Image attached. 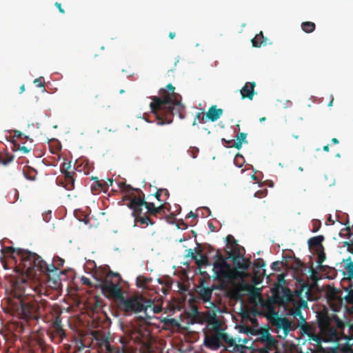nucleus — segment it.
<instances>
[{
	"label": "nucleus",
	"instance_id": "nucleus-45",
	"mask_svg": "<svg viewBox=\"0 0 353 353\" xmlns=\"http://www.w3.org/2000/svg\"><path fill=\"white\" fill-rule=\"evenodd\" d=\"M312 232H316L319 230V229L321 228V223L319 220H317V219H314L312 220Z\"/></svg>",
	"mask_w": 353,
	"mask_h": 353
},
{
	"label": "nucleus",
	"instance_id": "nucleus-4",
	"mask_svg": "<svg viewBox=\"0 0 353 353\" xmlns=\"http://www.w3.org/2000/svg\"><path fill=\"white\" fill-rule=\"evenodd\" d=\"M21 276L16 279L12 285V290L18 301L21 299L34 300L41 298L46 292V288L36 282V275H27L21 270L17 271Z\"/></svg>",
	"mask_w": 353,
	"mask_h": 353
},
{
	"label": "nucleus",
	"instance_id": "nucleus-38",
	"mask_svg": "<svg viewBox=\"0 0 353 353\" xmlns=\"http://www.w3.org/2000/svg\"><path fill=\"white\" fill-rule=\"evenodd\" d=\"M307 336L309 337V339L310 341H312L316 343L317 344H321L322 341H323V337L322 334L321 333H320V334H318L315 333V332L314 330Z\"/></svg>",
	"mask_w": 353,
	"mask_h": 353
},
{
	"label": "nucleus",
	"instance_id": "nucleus-24",
	"mask_svg": "<svg viewBox=\"0 0 353 353\" xmlns=\"http://www.w3.org/2000/svg\"><path fill=\"white\" fill-rule=\"evenodd\" d=\"M75 172H66L64 175V181L61 182L63 186L68 190H72L74 188V178Z\"/></svg>",
	"mask_w": 353,
	"mask_h": 353
},
{
	"label": "nucleus",
	"instance_id": "nucleus-56",
	"mask_svg": "<svg viewBox=\"0 0 353 353\" xmlns=\"http://www.w3.org/2000/svg\"><path fill=\"white\" fill-rule=\"evenodd\" d=\"M280 265H281V263L279 261H274L272 263L271 268L272 270H274L275 271H279L280 270Z\"/></svg>",
	"mask_w": 353,
	"mask_h": 353
},
{
	"label": "nucleus",
	"instance_id": "nucleus-60",
	"mask_svg": "<svg viewBox=\"0 0 353 353\" xmlns=\"http://www.w3.org/2000/svg\"><path fill=\"white\" fill-rule=\"evenodd\" d=\"M161 189H158V190H157V192H155V194H154V196H155V198H156L158 201H161V196L162 194H161Z\"/></svg>",
	"mask_w": 353,
	"mask_h": 353
},
{
	"label": "nucleus",
	"instance_id": "nucleus-7",
	"mask_svg": "<svg viewBox=\"0 0 353 353\" xmlns=\"http://www.w3.org/2000/svg\"><path fill=\"white\" fill-rule=\"evenodd\" d=\"M112 271L110 270L104 279L98 280L99 284L96 285L97 288H100L103 294L109 299H113L115 301H119L123 299V292L119 285V283L110 281V275Z\"/></svg>",
	"mask_w": 353,
	"mask_h": 353
},
{
	"label": "nucleus",
	"instance_id": "nucleus-53",
	"mask_svg": "<svg viewBox=\"0 0 353 353\" xmlns=\"http://www.w3.org/2000/svg\"><path fill=\"white\" fill-rule=\"evenodd\" d=\"M54 261L57 263V266L59 268L63 266L64 264V260L59 258V256L54 257L53 259Z\"/></svg>",
	"mask_w": 353,
	"mask_h": 353
},
{
	"label": "nucleus",
	"instance_id": "nucleus-35",
	"mask_svg": "<svg viewBox=\"0 0 353 353\" xmlns=\"http://www.w3.org/2000/svg\"><path fill=\"white\" fill-rule=\"evenodd\" d=\"M315 28V23L311 21H305L301 23V28L306 33H311L314 32Z\"/></svg>",
	"mask_w": 353,
	"mask_h": 353
},
{
	"label": "nucleus",
	"instance_id": "nucleus-28",
	"mask_svg": "<svg viewBox=\"0 0 353 353\" xmlns=\"http://www.w3.org/2000/svg\"><path fill=\"white\" fill-rule=\"evenodd\" d=\"M318 326L320 332L331 326V319L327 314H323L318 319Z\"/></svg>",
	"mask_w": 353,
	"mask_h": 353
},
{
	"label": "nucleus",
	"instance_id": "nucleus-30",
	"mask_svg": "<svg viewBox=\"0 0 353 353\" xmlns=\"http://www.w3.org/2000/svg\"><path fill=\"white\" fill-rule=\"evenodd\" d=\"M75 170L78 172H83L85 174L90 173V168L88 162L77 160L74 164Z\"/></svg>",
	"mask_w": 353,
	"mask_h": 353
},
{
	"label": "nucleus",
	"instance_id": "nucleus-14",
	"mask_svg": "<svg viewBox=\"0 0 353 353\" xmlns=\"http://www.w3.org/2000/svg\"><path fill=\"white\" fill-rule=\"evenodd\" d=\"M272 323L278 330H283V338H285L290 331L296 329L295 323L286 317H277Z\"/></svg>",
	"mask_w": 353,
	"mask_h": 353
},
{
	"label": "nucleus",
	"instance_id": "nucleus-3",
	"mask_svg": "<svg viewBox=\"0 0 353 353\" xmlns=\"http://www.w3.org/2000/svg\"><path fill=\"white\" fill-rule=\"evenodd\" d=\"M174 90L175 88L169 83L165 88L159 90L158 96L151 97L150 108L159 125L171 123L175 114L181 119L185 117V106L181 103V97Z\"/></svg>",
	"mask_w": 353,
	"mask_h": 353
},
{
	"label": "nucleus",
	"instance_id": "nucleus-22",
	"mask_svg": "<svg viewBox=\"0 0 353 353\" xmlns=\"http://www.w3.org/2000/svg\"><path fill=\"white\" fill-rule=\"evenodd\" d=\"M232 262L235 265V268L237 271L239 269L246 270L249 268V263L244 261L243 256H241L237 254H233L231 256Z\"/></svg>",
	"mask_w": 353,
	"mask_h": 353
},
{
	"label": "nucleus",
	"instance_id": "nucleus-18",
	"mask_svg": "<svg viewBox=\"0 0 353 353\" xmlns=\"http://www.w3.org/2000/svg\"><path fill=\"white\" fill-rule=\"evenodd\" d=\"M301 288L295 291L297 296L301 297L304 294L308 300H311L312 296V290L314 284L310 283L308 281H302L300 283Z\"/></svg>",
	"mask_w": 353,
	"mask_h": 353
},
{
	"label": "nucleus",
	"instance_id": "nucleus-23",
	"mask_svg": "<svg viewBox=\"0 0 353 353\" xmlns=\"http://www.w3.org/2000/svg\"><path fill=\"white\" fill-rule=\"evenodd\" d=\"M223 110L221 108H216V105L211 106L206 113V117L211 121H216L223 114Z\"/></svg>",
	"mask_w": 353,
	"mask_h": 353
},
{
	"label": "nucleus",
	"instance_id": "nucleus-44",
	"mask_svg": "<svg viewBox=\"0 0 353 353\" xmlns=\"http://www.w3.org/2000/svg\"><path fill=\"white\" fill-rule=\"evenodd\" d=\"M317 252H318L317 263L319 265H321L323 263V262L325 260L326 256H325V254L323 252V250H317Z\"/></svg>",
	"mask_w": 353,
	"mask_h": 353
},
{
	"label": "nucleus",
	"instance_id": "nucleus-2",
	"mask_svg": "<svg viewBox=\"0 0 353 353\" xmlns=\"http://www.w3.org/2000/svg\"><path fill=\"white\" fill-rule=\"evenodd\" d=\"M119 186L125 193L123 200L128 201L126 205L132 210V216L135 223L152 225L155 222L150 216L161 218L165 215V205L161 203L157 207L154 203L145 201L144 194L140 189L133 188L123 182L119 183Z\"/></svg>",
	"mask_w": 353,
	"mask_h": 353
},
{
	"label": "nucleus",
	"instance_id": "nucleus-11",
	"mask_svg": "<svg viewBox=\"0 0 353 353\" xmlns=\"http://www.w3.org/2000/svg\"><path fill=\"white\" fill-rule=\"evenodd\" d=\"M95 340L99 349L102 352H105V353H130L124 339H120L122 343L121 347H116L111 345L108 339L104 336H95Z\"/></svg>",
	"mask_w": 353,
	"mask_h": 353
},
{
	"label": "nucleus",
	"instance_id": "nucleus-61",
	"mask_svg": "<svg viewBox=\"0 0 353 353\" xmlns=\"http://www.w3.org/2000/svg\"><path fill=\"white\" fill-rule=\"evenodd\" d=\"M202 114H203V113H200V112L196 114V117L194 118V121L192 123L193 125H196L197 124V121H199L201 119V117Z\"/></svg>",
	"mask_w": 353,
	"mask_h": 353
},
{
	"label": "nucleus",
	"instance_id": "nucleus-32",
	"mask_svg": "<svg viewBox=\"0 0 353 353\" xmlns=\"http://www.w3.org/2000/svg\"><path fill=\"white\" fill-rule=\"evenodd\" d=\"M23 172L24 176L27 179L30 180V181L35 180V179L37 177V174L36 170H34L29 166H27L23 168Z\"/></svg>",
	"mask_w": 353,
	"mask_h": 353
},
{
	"label": "nucleus",
	"instance_id": "nucleus-41",
	"mask_svg": "<svg viewBox=\"0 0 353 353\" xmlns=\"http://www.w3.org/2000/svg\"><path fill=\"white\" fill-rule=\"evenodd\" d=\"M14 159V157L10 154H6V155H1L0 156V162L4 165H6L10 162H12Z\"/></svg>",
	"mask_w": 353,
	"mask_h": 353
},
{
	"label": "nucleus",
	"instance_id": "nucleus-50",
	"mask_svg": "<svg viewBox=\"0 0 353 353\" xmlns=\"http://www.w3.org/2000/svg\"><path fill=\"white\" fill-rule=\"evenodd\" d=\"M346 270L350 278H353V262H350L346 265Z\"/></svg>",
	"mask_w": 353,
	"mask_h": 353
},
{
	"label": "nucleus",
	"instance_id": "nucleus-17",
	"mask_svg": "<svg viewBox=\"0 0 353 353\" xmlns=\"http://www.w3.org/2000/svg\"><path fill=\"white\" fill-rule=\"evenodd\" d=\"M144 304L145 305H149V306H147L145 310H143V311L145 313V317L148 319H150L152 317L151 314L154 315L155 314H159L162 311V306L155 304L150 299L145 298Z\"/></svg>",
	"mask_w": 353,
	"mask_h": 353
},
{
	"label": "nucleus",
	"instance_id": "nucleus-10",
	"mask_svg": "<svg viewBox=\"0 0 353 353\" xmlns=\"http://www.w3.org/2000/svg\"><path fill=\"white\" fill-rule=\"evenodd\" d=\"M213 272L214 279L220 283L223 288L232 283L239 276V272L230 265H228L227 267H213Z\"/></svg>",
	"mask_w": 353,
	"mask_h": 353
},
{
	"label": "nucleus",
	"instance_id": "nucleus-29",
	"mask_svg": "<svg viewBox=\"0 0 353 353\" xmlns=\"http://www.w3.org/2000/svg\"><path fill=\"white\" fill-rule=\"evenodd\" d=\"M258 334L259 337L256 339V341L259 343L267 341L271 339L274 338L271 335L268 329L266 328H260L258 331Z\"/></svg>",
	"mask_w": 353,
	"mask_h": 353
},
{
	"label": "nucleus",
	"instance_id": "nucleus-58",
	"mask_svg": "<svg viewBox=\"0 0 353 353\" xmlns=\"http://www.w3.org/2000/svg\"><path fill=\"white\" fill-rule=\"evenodd\" d=\"M187 257H190L194 260H196V255L194 253L193 250L192 249H189L188 250V253L186 254Z\"/></svg>",
	"mask_w": 353,
	"mask_h": 353
},
{
	"label": "nucleus",
	"instance_id": "nucleus-5",
	"mask_svg": "<svg viewBox=\"0 0 353 353\" xmlns=\"http://www.w3.org/2000/svg\"><path fill=\"white\" fill-rule=\"evenodd\" d=\"M28 259L25 261V273L27 275H36L37 272L45 273L49 277L58 276L59 270L54 263L47 264L41 256L35 253H28Z\"/></svg>",
	"mask_w": 353,
	"mask_h": 353
},
{
	"label": "nucleus",
	"instance_id": "nucleus-36",
	"mask_svg": "<svg viewBox=\"0 0 353 353\" xmlns=\"http://www.w3.org/2000/svg\"><path fill=\"white\" fill-rule=\"evenodd\" d=\"M289 314L294 318L299 317V322L306 321L299 308H291L289 311Z\"/></svg>",
	"mask_w": 353,
	"mask_h": 353
},
{
	"label": "nucleus",
	"instance_id": "nucleus-8",
	"mask_svg": "<svg viewBox=\"0 0 353 353\" xmlns=\"http://www.w3.org/2000/svg\"><path fill=\"white\" fill-rule=\"evenodd\" d=\"M1 252L3 258L8 257L14 263L17 272L19 270L25 272V261L28 259L26 255L28 253H31L30 252L13 247H3Z\"/></svg>",
	"mask_w": 353,
	"mask_h": 353
},
{
	"label": "nucleus",
	"instance_id": "nucleus-46",
	"mask_svg": "<svg viewBox=\"0 0 353 353\" xmlns=\"http://www.w3.org/2000/svg\"><path fill=\"white\" fill-rule=\"evenodd\" d=\"M254 265L256 268H261L265 267V262L263 261V259L259 258L255 261Z\"/></svg>",
	"mask_w": 353,
	"mask_h": 353
},
{
	"label": "nucleus",
	"instance_id": "nucleus-57",
	"mask_svg": "<svg viewBox=\"0 0 353 353\" xmlns=\"http://www.w3.org/2000/svg\"><path fill=\"white\" fill-rule=\"evenodd\" d=\"M203 251H205L207 253H210L211 252L214 251V248L210 245H204L203 248L201 249Z\"/></svg>",
	"mask_w": 353,
	"mask_h": 353
},
{
	"label": "nucleus",
	"instance_id": "nucleus-52",
	"mask_svg": "<svg viewBox=\"0 0 353 353\" xmlns=\"http://www.w3.org/2000/svg\"><path fill=\"white\" fill-rule=\"evenodd\" d=\"M227 243L231 244L232 246H234L236 244V241L234 239L232 235H228L226 237Z\"/></svg>",
	"mask_w": 353,
	"mask_h": 353
},
{
	"label": "nucleus",
	"instance_id": "nucleus-49",
	"mask_svg": "<svg viewBox=\"0 0 353 353\" xmlns=\"http://www.w3.org/2000/svg\"><path fill=\"white\" fill-rule=\"evenodd\" d=\"M14 137H16L21 140L27 139V137L23 133H22L21 132H20L19 130L14 131Z\"/></svg>",
	"mask_w": 353,
	"mask_h": 353
},
{
	"label": "nucleus",
	"instance_id": "nucleus-13",
	"mask_svg": "<svg viewBox=\"0 0 353 353\" xmlns=\"http://www.w3.org/2000/svg\"><path fill=\"white\" fill-rule=\"evenodd\" d=\"M47 335L54 343L59 344L61 343L63 338L65 336V332L63 328L60 316H57L52 322L47 331Z\"/></svg>",
	"mask_w": 353,
	"mask_h": 353
},
{
	"label": "nucleus",
	"instance_id": "nucleus-26",
	"mask_svg": "<svg viewBox=\"0 0 353 353\" xmlns=\"http://www.w3.org/2000/svg\"><path fill=\"white\" fill-rule=\"evenodd\" d=\"M323 240L324 237L322 235L312 237L308 240V245L310 248H316L317 250H323L322 245Z\"/></svg>",
	"mask_w": 353,
	"mask_h": 353
},
{
	"label": "nucleus",
	"instance_id": "nucleus-48",
	"mask_svg": "<svg viewBox=\"0 0 353 353\" xmlns=\"http://www.w3.org/2000/svg\"><path fill=\"white\" fill-rule=\"evenodd\" d=\"M345 299L348 303L353 304V289L348 291Z\"/></svg>",
	"mask_w": 353,
	"mask_h": 353
},
{
	"label": "nucleus",
	"instance_id": "nucleus-31",
	"mask_svg": "<svg viewBox=\"0 0 353 353\" xmlns=\"http://www.w3.org/2000/svg\"><path fill=\"white\" fill-rule=\"evenodd\" d=\"M252 46L256 48H259L262 44H265L266 38L263 36V32H260L256 34L254 39H252Z\"/></svg>",
	"mask_w": 353,
	"mask_h": 353
},
{
	"label": "nucleus",
	"instance_id": "nucleus-20",
	"mask_svg": "<svg viewBox=\"0 0 353 353\" xmlns=\"http://www.w3.org/2000/svg\"><path fill=\"white\" fill-rule=\"evenodd\" d=\"M255 82H247L240 90L242 99H248L252 100L254 95Z\"/></svg>",
	"mask_w": 353,
	"mask_h": 353
},
{
	"label": "nucleus",
	"instance_id": "nucleus-40",
	"mask_svg": "<svg viewBox=\"0 0 353 353\" xmlns=\"http://www.w3.org/2000/svg\"><path fill=\"white\" fill-rule=\"evenodd\" d=\"M307 307V301L303 299H300L299 301H294V303H293V307L292 308H299V310H301V309H305Z\"/></svg>",
	"mask_w": 353,
	"mask_h": 353
},
{
	"label": "nucleus",
	"instance_id": "nucleus-37",
	"mask_svg": "<svg viewBox=\"0 0 353 353\" xmlns=\"http://www.w3.org/2000/svg\"><path fill=\"white\" fill-rule=\"evenodd\" d=\"M152 281L151 278H147L143 276L137 277V285L140 288H145L147 285Z\"/></svg>",
	"mask_w": 353,
	"mask_h": 353
},
{
	"label": "nucleus",
	"instance_id": "nucleus-63",
	"mask_svg": "<svg viewBox=\"0 0 353 353\" xmlns=\"http://www.w3.org/2000/svg\"><path fill=\"white\" fill-rule=\"evenodd\" d=\"M241 160L242 162L243 161V158L241 155L240 154H238L235 157V159H234V163L235 164H237L238 163V161Z\"/></svg>",
	"mask_w": 353,
	"mask_h": 353
},
{
	"label": "nucleus",
	"instance_id": "nucleus-42",
	"mask_svg": "<svg viewBox=\"0 0 353 353\" xmlns=\"http://www.w3.org/2000/svg\"><path fill=\"white\" fill-rule=\"evenodd\" d=\"M103 98L102 96L99 94H97L94 96V99L93 100V103L96 105L100 106L101 108H104L105 104L103 103Z\"/></svg>",
	"mask_w": 353,
	"mask_h": 353
},
{
	"label": "nucleus",
	"instance_id": "nucleus-54",
	"mask_svg": "<svg viewBox=\"0 0 353 353\" xmlns=\"http://www.w3.org/2000/svg\"><path fill=\"white\" fill-rule=\"evenodd\" d=\"M81 281L83 285H88L89 287H92V282L88 278L83 276Z\"/></svg>",
	"mask_w": 353,
	"mask_h": 353
},
{
	"label": "nucleus",
	"instance_id": "nucleus-21",
	"mask_svg": "<svg viewBox=\"0 0 353 353\" xmlns=\"http://www.w3.org/2000/svg\"><path fill=\"white\" fill-rule=\"evenodd\" d=\"M246 137H247L246 133L240 132L236 136V141H234L233 140L226 141L225 139H223L222 141H223L228 143L227 147L235 148L239 150L242 147L243 142H246V140H245Z\"/></svg>",
	"mask_w": 353,
	"mask_h": 353
},
{
	"label": "nucleus",
	"instance_id": "nucleus-62",
	"mask_svg": "<svg viewBox=\"0 0 353 353\" xmlns=\"http://www.w3.org/2000/svg\"><path fill=\"white\" fill-rule=\"evenodd\" d=\"M54 5L58 8L59 11L61 13H62V14L65 13V10L62 8L61 4L60 3L56 2Z\"/></svg>",
	"mask_w": 353,
	"mask_h": 353
},
{
	"label": "nucleus",
	"instance_id": "nucleus-25",
	"mask_svg": "<svg viewBox=\"0 0 353 353\" xmlns=\"http://www.w3.org/2000/svg\"><path fill=\"white\" fill-rule=\"evenodd\" d=\"M216 289L214 285L212 288L201 287L199 290V296L204 303L210 301L212 298V291Z\"/></svg>",
	"mask_w": 353,
	"mask_h": 353
},
{
	"label": "nucleus",
	"instance_id": "nucleus-47",
	"mask_svg": "<svg viewBox=\"0 0 353 353\" xmlns=\"http://www.w3.org/2000/svg\"><path fill=\"white\" fill-rule=\"evenodd\" d=\"M268 194V190L266 189L261 190L255 192L254 196L258 198H263Z\"/></svg>",
	"mask_w": 353,
	"mask_h": 353
},
{
	"label": "nucleus",
	"instance_id": "nucleus-64",
	"mask_svg": "<svg viewBox=\"0 0 353 353\" xmlns=\"http://www.w3.org/2000/svg\"><path fill=\"white\" fill-rule=\"evenodd\" d=\"M336 326L340 328V329H343V327L345 326V324L343 322H342L341 321H336Z\"/></svg>",
	"mask_w": 353,
	"mask_h": 353
},
{
	"label": "nucleus",
	"instance_id": "nucleus-34",
	"mask_svg": "<svg viewBox=\"0 0 353 353\" xmlns=\"http://www.w3.org/2000/svg\"><path fill=\"white\" fill-rule=\"evenodd\" d=\"M298 327L301 329L302 334H306L307 336L313 331V328L307 323L306 321L303 322H299Z\"/></svg>",
	"mask_w": 353,
	"mask_h": 353
},
{
	"label": "nucleus",
	"instance_id": "nucleus-33",
	"mask_svg": "<svg viewBox=\"0 0 353 353\" xmlns=\"http://www.w3.org/2000/svg\"><path fill=\"white\" fill-rule=\"evenodd\" d=\"M202 252H203V250H201V248L199 245L196 252L197 255H199L201 256V259H196V260H195L196 261V263L199 266L206 265L208 264V256L206 255L201 254Z\"/></svg>",
	"mask_w": 353,
	"mask_h": 353
},
{
	"label": "nucleus",
	"instance_id": "nucleus-16",
	"mask_svg": "<svg viewBox=\"0 0 353 353\" xmlns=\"http://www.w3.org/2000/svg\"><path fill=\"white\" fill-rule=\"evenodd\" d=\"M260 343L263 346L256 350L257 353H278V341L275 338Z\"/></svg>",
	"mask_w": 353,
	"mask_h": 353
},
{
	"label": "nucleus",
	"instance_id": "nucleus-6",
	"mask_svg": "<svg viewBox=\"0 0 353 353\" xmlns=\"http://www.w3.org/2000/svg\"><path fill=\"white\" fill-rule=\"evenodd\" d=\"M41 301V299H21L20 301H18L19 305H16L14 309L16 315H17L19 318L26 321L30 319H37L39 316V301Z\"/></svg>",
	"mask_w": 353,
	"mask_h": 353
},
{
	"label": "nucleus",
	"instance_id": "nucleus-43",
	"mask_svg": "<svg viewBox=\"0 0 353 353\" xmlns=\"http://www.w3.org/2000/svg\"><path fill=\"white\" fill-rule=\"evenodd\" d=\"M71 168V162H64L61 164L60 170L62 174L65 175L66 172H72V171H69V169Z\"/></svg>",
	"mask_w": 353,
	"mask_h": 353
},
{
	"label": "nucleus",
	"instance_id": "nucleus-15",
	"mask_svg": "<svg viewBox=\"0 0 353 353\" xmlns=\"http://www.w3.org/2000/svg\"><path fill=\"white\" fill-rule=\"evenodd\" d=\"M130 338L137 344L147 345L150 342V332L146 329L134 328L132 330Z\"/></svg>",
	"mask_w": 353,
	"mask_h": 353
},
{
	"label": "nucleus",
	"instance_id": "nucleus-59",
	"mask_svg": "<svg viewBox=\"0 0 353 353\" xmlns=\"http://www.w3.org/2000/svg\"><path fill=\"white\" fill-rule=\"evenodd\" d=\"M18 149L20 151H21L23 154L28 153L30 151V150H31L30 148H28V147L24 146V145H22V146L19 145Z\"/></svg>",
	"mask_w": 353,
	"mask_h": 353
},
{
	"label": "nucleus",
	"instance_id": "nucleus-19",
	"mask_svg": "<svg viewBox=\"0 0 353 353\" xmlns=\"http://www.w3.org/2000/svg\"><path fill=\"white\" fill-rule=\"evenodd\" d=\"M321 334L324 341H337L339 340V333L336 328L332 325L321 331Z\"/></svg>",
	"mask_w": 353,
	"mask_h": 353
},
{
	"label": "nucleus",
	"instance_id": "nucleus-51",
	"mask_svg": "<svg viewBox=\"0 0 353 353\" xmlns=\"http://www.w3.org/2000/svg\"><path fill=\"white\" fill-rule=\"evenodd\" d=\"M114 278L116 279L115 281H114V282H118L120 283V281H121V277L119 273H114L112 272V274L110 275V281H113Z\"/></svg>",
	"mask_w": 353,
	"mask_h": 353
},
{
	"label": "nucleus",
	"instance_id": "nucleus-27",
	"mask_svg": "<svg viewBox=\"0 0 353 353\" xmlns=\"http://www.w3.org/2000/svg\"><path fill=\"white\" fill-rule=\"evenodd\" d=\"M214 259H215V261L213 263V267H219V266L227 267L228 265H230L227 262V259L221 253L219 250H218L216 252V254L214 256Z\"/></svg>",
	"mask_w": 353,
	"mask_h": 353
},
{
	"label": "nucleus",
	"instance_id": "nucleus-55",
	"mask_svg": "<svg viewBox=\"0 0 353 353\" xmlns=\"http://www.w3.org/2000/svg\"><path fill=\"white\" fill-rule=\"evenodd\" d=\"M41 77L37 78L34 81V83L39 88H44L45 83L41 81Z\"/></svg>",
	"mask_w": 353,
	"mask_h": 353
},
{
	"label": "nucleus",
	"instance_id": "nucleus-12",
	"mask_svg": "<svg viewBox=\"0 0 353 353\" xmlns=\"http://www.w3.org/2000/svg\"><path fill=\"white\" fill-rule=\"evenodd\" d=\"M272 299L274 303L281 305H285L294 300L291 290L279 284L272 290Z\"/></svg>",
	"mask_w": 353,
	"mask_h": 353
},
{
	"label": "nucleus",
	"instance_id": "nucleus-39",
	"mask_svg": "<svg viewBox=\"0 0 353 353\" xmlns=\"http://www.w3.org/2000/svg\"><path fill=\"white\" fill-rule=\"evenodd\" d=\"M105 188V185L102 184L100 181H96L92 185H91V190L93 194H96L98 192H100L101 190H104Z\"/></svg>",
	"mask_w": 353,
	"mask_h": 353
},
{
	"label": "nucleus",
	"instance_id": "nucleus-9",
	"mask_svg": "<svg viewBox=\"0 0 353 353\" xmlns=\"http://www.w3.org/2000/svg\"><path fill=\"white\" fill-rule=\"evenodd\" d=\"M144 301L145 298L143 296H132L128 298H125L123 296V299L119 301V305L120 309L128 314H137L142 312L147 307V305L144 304ZM148 306L149 305H148Z\"/></svg>",
	"mask_w": 353,
	"mask_h": 353
},
{
	"label": "nucleus",
	"instance_id": "nucleus-1",
	"mask_svg": "<svg viewBox=\"0 0 353 353\" xmlns=\"http://www.w3.org/2000/svg\"><path fill=\"white\" fill-rule=\"evenodd\" d=\"M189 317L193 323L207 324L208 332H205L204 345L212 350H217L223 346V342L227 346L224 347L225 350L232 352L246 353L244 349L245 347L237 344L236 341L241 342V339L233 338L225 332L222 321L217 317L213 310H208L201 312L196 307H193Z\"/></svg>",
	"mask_w": 353,
	"mask_h": 353
}]
</instances>
